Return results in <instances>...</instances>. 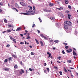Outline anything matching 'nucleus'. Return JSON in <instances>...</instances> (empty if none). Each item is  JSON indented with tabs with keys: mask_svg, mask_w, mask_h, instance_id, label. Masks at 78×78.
I'll return each mask as SVG.
<instances>
[{
	"mask_svg": "<svg viewBox=\"0 0 78 78\" xmlns=\"http://www.w3.org/2000/svg\"><path fill=\"white\" fill-rule=\"evenodd\" d=\"M65 24H66L68 26H70L72 25V23L71 22L69 21H67L66 22H64Z\"/></svg>",
	"mask_w": 78,
	"mask_h": 78,
	"instance_id": "nucleus-1",
	"label": "nucleus"
},
{
	"mask_svg": "<svg viewBox=\"0 0 78 78\" xmlns=\"http://www.w3.org/2000/svg\"><path fill=\"white\" fill-rule=\"evenodd\" d=\"M26 12H27V13H29V14H30L31 15H30V16H31V15H33V14H34L35 12L34 11H29L27 10L26 11Z\"/></svg>",
	"mask_w": 78,
	"mask_h": 78,
	"instance_id": "nucleus-2",
	"label": "nucleus"
},
{
	"mask_svg": "<svg viewBox=\"0 0 78 78\" xmlns=\"http://www.w3.org/2000/svg\"><path fill=\"white\" fill-rule=\"evenodd\" d=\"M67 53H70L72 52V49L69 48L68 50L67 49L66 50Z\"/></svg>",
	"mask_w": 78,
	"mask_h": 78,
	"instance_id": "nucleus-3",
	"label": "nucleus"
},
{
	"mask_svg": "<svg viewBox=\"0 0 78 78\" xmlns=\"http://www.w3.org/2000/svg\"><path fill=\"white\" fill-rule=\"evenodd\" d=\"M20 4L23 6H26L25 3L23 2H20Z\"/></svg>",
	"mask_w": 78,
	"mask_h": 78,
	"instance_id": "nucleus-4",
	"label": "nucleus"
},
{
	"mask_svg": "<svg viewBox=\"0 0 78 78\" xmlns=\"http://www.w3.org/2000/svg\"><path fill=\"white\" fill-rule=\"evenodd\" d=\"M21 14H24V15H26L27 16H30V15H31V14H30V13H21Z\"/></svg>",
	"mask_w": 78,
	"mask_h": 78,
	"instance_id": "nucleus-5",
	"label": "nucleus"
},
{
	"mask_svg": "<svg viewBox=\"0 0 78 78\" xmlns=\"http://www.w3.org/2000/svg\"><path fill=\"white\" fill-rule=\"evenodd\" d=\"M68 26L67 25H66V24H64V28L66 29V30H67L68 29Z\"/></svg>",
	"mask_w": 78,
	"mask_h": 78,
	"instance_id": "nucleus-6",
	"label": "nucleus"
},
{
	"mask_svg": "<svg viewBox=\"0 0 78 78\" xmlns=\"http://www.w3.org/2000/svg\"><path fill=\"white\" fill-rule=\"evenodd\" d=\"M44 11L45 12H51V11L50 10H47L45 9H44Z\"/></svg>",
	"mask_w": 78,
	"mask_h": 78,
	"instance_id": "nucleus-7",
	"label": "nucleus"
},
{
	"mask_svg": "<svg viewBox=\"0 0 78 78\" xmlns=\"http://www.w3.org/2000/svg\"><path fill=\"white\" fill-rule=\"evenodd\" d=\"M73 56H77V54L75 52V51H74V50H73Z\"/></svg>",
	"mask_w": 78,
	"mask_h": 78,
	"instance_id": "nucleus-8",
	"label": "nucleus"
},
{
	"mask_svg": "<svg viewBox=\"0 0 78 78\" xmlns=\"http://www.w3.org/2000/svg\"><path fill=\"white\" fill-rule=\"evenodd\" d=\"M3 69L4 70H5V71H9V69L7 68H4Z\"/></svg>",
	"mask_w": 78,
	"mask_h": 78,
	"instance_id": "nucleus-9",
	"label": "nucleus"
},
{
	"mask_svg": "<svg viewBox=\"0 0 78 78\" xmlns=\"http://www.w3.org/2000/svg\"><path fill=\"white\" fill-rule=\"evenodd\" d=\"M22 30V27H20L17 29V30H16V31H20V30Z\"/></svg>",
	"mask_w": 78,
	"mask_h": 78,
	"instance_id": "nucleus-10",
	"label": "nucleus"
},
{
	"mask_svg": "<svg viewBox=\"0 0 78 78\" xmlns=\"http://www.w3.org/2000/svg\"><path fill=\"white\" fill-rule=\"evenodd\" d=\"M15 7H16V8H17V6H18L19 8H22L21 7H19V5H18V4L16 3L15 4Z\"/></svg>",
	"mask_w": 78,
	"mask_h": 78,
	"instance_id": "nucleus-11",
	"label": "nucleus"
},
{
	"mask_svg": "<svg viewBox=\"0 0 78 78\" xmlns=\"http://www.w3.org/2000/svg\"><path fill=\"white\" fill-rule=\"evenodd\" d=\"M12 9H13V10H14V11H16V12H18V10H17V9H16V8H12Z\"/></svg>",
	"mask_w": 78,
	"mask_h": 78,
	"instance_id": "nucleus-12",
	"label": "nucleus"
},
{
	"mask_svg": "<svg viewBox=\"0 0 78 78\" xmlns=\"http://www.w3.org/2000/svg\"><path fill=\"white\" fill-rule=\"evenodd\" d=\"M40 42L41 45V46H42V47L44 46V44H43V42H42V41H40Z\"/></svg>",
	"mask_w": 78,
	"mask_h": 78,
	"instance_id": "nucleus-13",
	"label": "nucleus"
},
{
	"mask_svg": "<svg viewBox=\"0 0 78 78\" xmlns=\"http://www.w3.org/2000/svg\"><path fill=\"white\" fill-rule=\"evenodd\" d=\"M65 4H68L69 3V0H65Z\"/></svg>",
	"mask_w": 78,
	"mask_h": 78,
	"instance_id": "nucleus-14",
	"label": "nucleus"
},
{
	"mask_svg": "<svg viewBox=\"0 0 78 78\" xmlns=\"http://www.w3.org/2000/svg\"><path fill=\"white\" fill-rule=\"evenodd\" d=\"M47 54H48V55H49V58H51V53H50L48 52H47Z\"/></svg>",
	"mask_w": 78,
	"mask_h": 78,
	"instance_id": "nucleus-15",
	"label": "nucleus"
},
{
	"mask_svg": "<svg viewBox=\"0 0 78 78\" xmlns=\"http://www.w3.org/2000/svg\"><path fill=\"white\" fill-rule=\"evenodd\" d=\"M6 31L7 33H10V32H11V30L8 29Z\"/></svg>",
	"mask_w": 78,
	"mask_h": 78,
	"instance_id": "nucleus-16",
	"label": "nucleus"
},
{
	"mask_svg": "<svg viewBox=\"0 0 78 78\" xmlns=\"http://www.w3.org/2000/svg\"><path fill=\"white\" fill-rule=\"evenodd\" d=\"M67 62L69 63H71V62H72V60H67Z\"/></svg>",
	"mask_w": 78,
	"mask_h": 78,
	"instance_id": "nucleus-17",
	"label": "nucleus"
},
{
	"mask_svg": "<svg viewBox=\"0 0 78 78\" xmlns=\"http://www.w3.org/2000/svg\"><path fill=\"white\" fill-rule=\"evenodd\" d=\"M50 19L52 20H55V18H54V17H50Z\"/></svg>",
	"mask_w": 78,
	"mask_h": 78,
	"instance_id": "nucleus-18",
	"label": "nucleus"
},
{
	"mask_svg": "<svg viewBox=\"0 0 78 78\" xmlns=\"http://www.w3.org/2000/svg\"><path fill=\"white\" fill-rule=\"evenodd\" d=\"M57 9H58V10H61V9H63V8H62V7H61L59 8H57Z\"/></svg>",
	"mask_w": 78,
	"mask_h": 78,
	"instance_id": "nucleus-19",
	"label": "nucleus"
},
{
	"mask_svg": "<svg viewBox=\"0 0 78 78\" xmlns=\"http://www.w3.org/2000/svg\"><path fill=\"white\" fill-rule=\"evenodd\" d=\"M68 8H69L70 9H72V6L71 5H68Z\"/></svg>",
	"mask_w": 78,
	"mask_h": 78,
	"instance_id": "nucleus-20",
	"label": "nucleus"
},
{
	"mask_svg": "<svg viewBox=\"0 0 78 78\" xmlns=\"http://www.w3.org/2000/svg\"><path fill=\"white\" fill-rule=\"evenodd\" d=\"M54 42L55 43H58V42H59V41L58 40H56Z\"/></svg>",
	"mask_w": 78,
	"mask_h": 78,
	"instance_id": "nucleus-21",
	"label": "nucleus"
},
{
	"mask_svg": "<svg viewBox=\"0 0 78 78\" xmlns=\"http://www.w3.org/2000/svg\"><path fill=\"white\" fill-rule=\"evenodd\" d=\"M18 66H17V65L16 64L14 66V68L15 69H17V68Z\"/></svg>",
	"mask_w": 78,
	"mask_h": 78,
	"instance_id": "nucleus-22",
	"label": "nucleus"
},
{
	"mask_svg": "<svg viewBox=\"0 0 78 78\" xmlns=\"http://www.w3.org/2000/svg\"><path fill=\"white\" fill-rule=\"evenodd\" d=\"M54 5V4L50 3V4H49V6H53Z\"/></svg>",
	"mask_w": 78,
	"mask_h": 78,
	"instance_id": "nucleus-23",
	"label": "nucleus"
},
{
	"mask_svg": "<svg viewBox=\"0 0 78 78\" xmlns=\"http://www.w3.org/2000/svg\"><path fill=\"white\" fill-rule=\"evenodd\" d=\"M13 41L15 44H16V39L14 38L13 39Z\"/></svg>",
	"mask_w": 78,
	"mask_h": 78,
	"instance_id": "nucleus-24",
	"label": "nucleus"
},
{
	"mask_svg": "<svg viewBox=\"0 0 78 78\" xmlns=\"http://www.w3.org/2000/svg\"><path fill=\"white\" fill-rule=\"evenodd\" d=\"M12 56L13 58H17V56H16V55H12Z\"/></svg>",
	"mask_w": 78,
	"mask_h": 78,
	"instance_id": "nucleus-25",
	"label": "nucleus"
},
{
	"mask_svg": "<svg viewBox=\"0 0 78 78\" xmlns=\"http://www.w3.org/2000/svg\"><path fill=\"white\" fill-rule=\"evenodd\" d=\"M61 57L60 56H59L58 58V59H59V60H61Z\"/></svg>",
	"mask_w": 78,
	"mask_h": 78,
	"instance_id": "nucleus-26",
	"label": "nucleus"
},
{
	"mask_svg": "<svg viewBox=\"0 0 78 78\" xmlns=\"http://www.w3.org/2000/svg\"><path fill=\"white\" fill-rule=\"evenodd\" d=\"M9 62H10L11 61V60H12V58H11V57H10L9 58Z\"/></svg>",
	"mask_w": 78,
	"mask_h": 78,
	"instance_id": "nucleus-27",
	"label": "nucleus"
},
{
	"mask_svg": "<svg viewBox=\"0 0 78 78\" xmlns=\"http://www.w3.org/2000/svg\"><path fill=\"white\" fill-rule=\"evenodd\" d=\"M35 54V53H34L33 52H32L31 53V55H34Z\"/></svg>",
	"mask_w": 78,
	"mask_h": 78,
	"instance_id": "nucleus-28",
	"label": "nucleus"
},
{
	"mask_svg": "<svg viewBox=\"0 0 78 78\" xmlns=\"http://www.w3.org/2000/svg\"><path fill=\"white\" fill-rule=\"evenodd\" d=\"M35 41L37 42V44H39V41H37V40L36 39H35Z\"/></svg>",
	"mask_w": 78,
	"mask_h": 78,
	"instance_id": "nucleus-29",
	"label": "nucleus"
},
{
	"mask_svg": "<svg viewBox=\"0 0 78 78\" xmlns=\"http://www.w3.org/2000/svg\"><path fill=\"white\" fill-rule=\"evenodd\" d=\"M65 48L66 49H68V48H69V46H65Z\"/></svg>",
	"mask_w": 78,
	"mask_h": 78,
	"instance_id": "nucleus-30",
	"label": "nucleus"
},
{
	"mask_svg": "<svg viewBox=\"0 0 78 78\" xmlns=\"http://www.w3.org/2000/svg\"><path fill=\"white\" fill-rule=\"evenodd\" d=\"M33 9L34 11H36V9H35V6H33Z\"/></svg>",
	"mask_w": 78,
	"mask_h": 78,
	"instance_id": "nucleus-31",
	"label": "nucleus"
},
{
	"mask_svg": "<svg viewBox=\"0 0 78 78\" xmlns=\"http://www.w3.org/2000/svg\"><path fill=\"white\" fill-rule=\"evenodd\" d=\"M58 73L60 74L61 75H62V71H59Z\"/></svg>",
	"mask_w": 78,
	"mask_h": 78,
	"instance_id": "nucleus-32",
	"label": "nucleus"
},
{
	"mask_svg": "<svg viewBox=\"0 0 78 78\" xmlns=\"http://www.w3.org/2000/svg\"><path fill=\"white\" fill-rule=\"evenodd\" d=\"M9 37H10V39H11V40H13V39H14V38H12V36H10Z\"/></svg>",
	"mask_w": 78,
	"mask_h": 78,
	"instance_id": "nucleus-33",
	"label": "nucleus"
},
{
	"mask_svg": "<svg viewBox=\"0 0 78 78\" xmlns=\"http://www.w3.org/2000/svg\"><path fill=\"white\" fill-rule=\"evenodd\" d=\"M25 44L27 45H29V44L28 43H27V41H25Z\"/></svg>",
	"mask_w": 78,
	"mask_h": 78,
	"instance_id": "nucleus-34",
	"label": "nucleus"
},
{
	"mask_svg": "<svg viewBox=\"0 0 78 78\" xmlns=\"http://www.w3.org/2000/svg\"><path fill=\"white\" fill-rule=\"evenodd\" d=\"M40 36L41 37H43V38H44V36L43 35V34H42Z\"/></svg>",
	"mask_w": 78,
	"mask_h": 78,
	"instance_id": "nucleus-35",
	"label": "nucleus"
},
{
	"mask_svg": "<svg viewBox=\"0 0 78 78\" xmlns=\"http://www.w3.org/2000/svg\"><path fill=\"white\" fill-rule=\"evenodd\" d=\"M21 70L22 73H24V71H23L22 69H21Z\"/></svg>",
	"mask_w": 78,
	"mask_h": 78,
	"instance_id": "nucleus-36",
	"label": "nucleus"
},
{
	"mask_svg": "<svg viewBox=\"0 0 78 78\" xmlns=\"http://www.w3.org/2000/svg\"><path fill=\"white\" fill-rule=\"evenodd\" d=\"M4 22H5V23H7V22H8L7 20H6V19H5L4 20Z\"/></svg>",
	"mask_w": 78,
	"mask_h": 78,
	"instance_id": "nucleus-37",
	"label": "nucleus"
},
{
	"mask_svg": "<svg viewBox=\"0 0 78 78\" xmlns=\"http://www.w3.org/2000/svg\"><path fill=\"white\" fill-rule=\"evenodd\" d=\"M62 53H63L64 55H65V54H66L65 52H64V51L63 50L62 51Z\"/></svg>",
	"mask_w": 78,
	"mask_h": 78,
	"instance_id": "nucleus-38",
	"label": "nucleus"
},
{
	"mask_svg": "<svg viewBox=\"0 0 78 78\" xmlns=\"http://www.w3.org/2000/svg\"><path fill=\"white\" fill-rule=\"evenodd\" d=\"M8 61V59H5L4 60V62H7Z\"/></svg>",
	"mask_w": 78,
	"mask_h": 78,
	"instance_id": "nucleus-39",
	"label": "nucleus"
},
{
	"mask_svg": "<svg viewBox=\"0 0 78 78\" xmlns=\"http://www.w3.org/2000/svg\"><path fill=\"white\" fill-rule=\"evenodd\" d=\"M47 70H48V71L49 72H50V69H49V68H47Z\"/></svg>",
	"mask_w": 78,
	"mask_h": 78,
	"instance_id": "nucleus-40",
	"label": "nucleus"
},
{
	"mask_svg": "<svg viewBox=\"0 0 78 78\" xmlns=\"http://www.w3.org/2000/svg\"><path fill=\"white\" fill-rule=\"evenodd\" d=\"M63 44H65V46H66V45H67V43H63Z\"/></svg>",
	"mask_w": 78,
	"mask_h": 78,
	"instance_id": "nucleus-41",
	"label": "nucleus"
},
{
	"mask_svg": "<svg viewBox=\"0 0 78 78\" xmlns=\"http://www.w3.org/2000/svg\"><path fill=\"white\" fill-rule=\"evenodd\" d=\"M32 9V7H31V6L30 7V9H29L30 11H31Z\"/></svg>",
	"mask_w": 78,
	"mask_h": 78,
	"instance_id": "nucleus-42",
	"label": "nucleus"
},
{
	"mask_svg": "<svg viewBox=\"0 0 78 78\" xmlns=\"http://www.w3.org/2000/svg\"><path fill=\"white\" fill-rule=\"evenodd\" d=\"M6 47H10V45L8 44H7L6 45Z\"/></svg>",
	"mask_w": 78,
	"mask_h": 78,
	"instance_id": "nucleus-43",
	"label": "nucleus"
},
{
	"mask_svg": "<svg viewBox=\"0 0 78 78\" xmlns=\"http://www.w3.org/2000/svg\"><path fill=\"white\" fill-rule=\"evenodd\" d=\"M71 73V76H72V77L73 78L74 77L73 76V75H72V73Z\"/></svg>",
	"mask_w": 78,
	"mask_h": 78,
	"instance_id": "nucleus-44",
	"label": "nucleus"
},
{
	"mask_svg": "<svg viewBox=\"0 0 78 78\" xmlns=\"http://www.w3.org/2000/svg\"><path fill=\"white\" fill-rule=\"evenodd\" d=\"M28 37L26 38V39H31V37L29 36L28 37Z\"/></svg>",
	"mask_w": 78,
	"mask_h": 78,
	"instance_id": "nucleus-45",
	"label": "nucleus"
},
{
	"mask_svg": "<svg viewBox=\"0 0 78 78\" xmlns=\"http://www.w3.org/2000/svg\"><path fill=\"white\" fill-rule=\"evenodd\" d=\"M39 20L40 21V22H42V20H41V18H38Z\"/></svg>",
	"mask_w": 78,
	"mask_h": 78,
	"instance_id": "nucleus-46",
	"label": "nucleus"
},
{
	"mask_svg": "<svg viewBox=\"0 0 78 78\" xmlns=\"http://www.w3.org/2000/svg\"><path fill=\"white\" fill-rule=\"evenodd\" d=\"M65 12H67V13H69V12H70L69 11H65Z\"/></svg>",
	"mask_w": 78,
	"mask_h": 78,
	"instance_id": "nucleus-47",
	"label": "nucleus"
},
{
	"mask_svg": "<svg viewBox=\"0 0 78 78\" xmlns=\"http://www.w3.org/2000/svg\"><path fill=\"white\" fill-rule=\"evenodd\" d=\"M30 34L28 33L27 35V37H28V36H29V35H30Z\"/></svg>",
	"mask_w": 78,
	"mask_h": 78,
	"instance_id": "nucleus-48",
	"label": "nucleus"
},
{
	"mask_svg": "<svg viewBox=\"0 0 78 78\" xmlns=\"http://www.w3.org/2000/svg\"><path fill=\"white\" fill-rule=\"evenodd\" d=\"M37 31H38V34L40 33V32H41V31H40V30H37Z\"/></svg>",
	"mask_w": 78,
	"mask_h": 78,
	"instance_id": "nucleus-49",
	"label": "nucleus"
},
{
	"mask_svg": "<svg viewBox=\"0 0 78 78\" xmlns=\"http://www.w3.org/2000/svg\"><path fill=\"white\" fill-rule=\"evenodd\" d=\"M43 38H44L45 39H47V38L46 37L44 36Z\"/></svg>",
	"mask_w": 78,
	"mask_h": 78,
	"instance_id": "nucleus-50",
	"label": "nucleus"
},
{
	"mask_svg": "<svg viewBox=\"0 0 78 78\" xmlns=\"http://www.w3.org/2000/svg\"><path fill=\"white\" fill-rule=\"evenodd\" d=\"M0 5H1V6H2V5H3V3H2V2H1L0 3Z\"/></svg>",
	"mask_w": 78,
	"mask_h": 78,
	"instance_id": "nucleus-51",
	"label": "nucleus"
},
{
	"mask_svg": "<svg viewBox=\"0 0 78 78\" xmlns=\"http://www.w3.org/2000/svg\"><path fill=\"white\" fill-rule=\"evenodd\" d=\"M35 26V24H33L32 26V28H34Z\"/></svg>",
	"mask_w": 78,
	"mask_h": 78,
	"instance_id": "nucleus-52",
	"label": "nucleus"
},
{
	"mask_svg": "<svg viewBox=\"0 0 78 78\" xmlns=\"http://www.w3.org/2000/svg\"><path fill=\"white\" fill-rule=\"evenodd\" d=\"M65 71L66 72H67V70H66V68H65Z\"/></svg>",
	"mask_w": 78,
	"mask_h": 78,
	"instance_id": "nucleus-53",
	"label": "nucleus"
},
{
	"mask_svg": "<svg viewBox=\"0 0 78 78\" xmlns=\"http://www.w3.org/2000/svg\"><path fill=\"white\" fill-rule=\"evenodd\" d=\"M20 44H24V42H20Z\"/></svg>",
	"mask_w": 78,
	"mask_h": 78,
	"instance_id": "nucleus-54",
	"label": "nucleus"
},
{
	"mask_svg": "<svg viewBox=\"0 0 78 78\" xmlns=\"http://www.w3.org/2000/svg\"><path fill=\"white\" fill-rule=\"evenodd\" d=\"M50 42H53V40L51 39L50 40Z\"/></svg>",
	"mask_w": 78,
	"mask_h": 78,
	"instance_id": "nucleus-55",
	"label": "nucleus"
},
{
	"mask_svg": "<svg viewBox=\"0 0 78 78\" xmlns=\"http://www.w3.org/2000/svg\"><path fill=\"white\" fill-rule=\"evenodd\" d=\"M73 50H74H74H75V51H76V49L75 48H73Z\"/></svg>",
	"mask_w": 78,
	"mask_h": 78,
	"instance_id": "nucleus-56",
	"label": "nucleus"
},
{
	"mask_svg": "<svg viewBox=\"0 0 78 78\" xmlns=\"http://www.w3.org/2000/svg\"><path fill=\"white\" fill-rule=\"evenodd\" d=\"M29 69L30 71H32V69H31V68H29Z\"/></svg>",
	"mask_w": 78,
	"mask_h": 78,
	"instance_id": "nucleus-57",
	"label": "nucleus"
},
{
	"mask_svg": "<svg viewBox=\"0 0 78 78\" xmlns=\"http://www.w3.org/2000/svg\"><path fill=\"white\" fill-rule=\"evenodd\" d=\"M9 27H11V25H9Z\"/></svg>",
	"mask_w": 78,
	"mask_h": 78,
	"instance_id": "nucleus-58",
	"label": "nucleus"
},
{
	"mask_svg": "<svg viewBox=\"0 0 78 78\" xmlns=\"http://www.w3.org/2000/svg\"><path fill=\"white\" fill-rule=\"evenodd\" d=\"M44 66H47V64L46 63H44Z\"/></svg>",
	"mask_w": 78,
	"mask_h": 78,
	"instance_id": "nucleus-59",
	"label": "nucleus"
},
{
	"mask_svg": "<svg viewBox=\"0 0 78 78\" xmlns=\"http://www.w3.org/2000/svg\"><path fill=\"white\" fill-rule=\"evenodd\" d=\"M68 17H71V15L70 14H68Z\"/></svg>",
	"mask_w": 78,
	"mask_h": 78,
	"instance_id": "nucleus-60",
	"label": "nucleus"
},
{
	"mask_svg": "<svg viewBox=\"0 0 78 78\" xmlns=\"http://www.w3.org/2000/svg\"><path fill=\"white\" fill-rule=\"evenodd\" d=\"M69 69H74L73 68L69 67Z\"/></svg>",
	"mask_w": 78,
	"mask_h": 78,
	"instance_id": "nucleus-61",
	"label": "nucleus"
},
{
	"mask_svg": "<svg viewBox=\"0 0 78 78\" xmlns=\"http://www.w3.org/2000/svg\"><path fill=\"white\" fill-rule=\"evenodd\" d=\"M20 35L21 36V37H23V34H20Z\"/></svg>",
	"mask_w": 78,
	"mask_h": 78,
	"instance_id": "nucleus-62",
	"label": "nucleus"
},
{
	"mask_svg": "<svg viewBox=\"0 0 78 78\" xmlns=\"http://www.w3.org/2000/svg\"><path fill=\"white\" fill-rule=\"evenodd\" d=\"M27 33H25L23 34V35H26V34H27Z\"/></svg>",
	"mask_w": 78,
	"mask_h": 78,
	"instance_id": "nucleus-63",
	"label": "nucleus"
},
{
	"mask_svg": "<svg viewBox=\"0 0 78 78\" xmlns=\"http://www.w3.org/2000/svg\"><path fill=\"white\" fill-rule=\"evenodd\" d=\"M44 73H46V72H47V71H46V70H44Z\"/></svg>",
	"mask_w": 78,
	"mask_h": 78,
	"instance_id": "nucleus-64",
	"label": "nucleus"
}]
</instances>
